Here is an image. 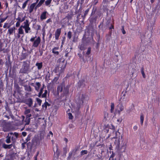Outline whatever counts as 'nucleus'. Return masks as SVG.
I'll return each instance as SVG.
<instances>
[{"label": "nucleus", "mask_w": 160, "mask_h": 160, "mask_svg": "<svg viewBox=\"0 0 160 160\" xmlns=\"http://www.w3.org/2000/svg\"><path fill=\"white\" fill-rule=\"evenodd\" d=\"M30 22L28 20L26 19L23 22L22 25H21L18 29V33L17 34L18 38L20 37L21 35H24V29L25 32L28 33L30 32L31 28L30 27Z\"/></svg>", "instance_id": "f257e3e1"}, {"label": "nucleus", "mask_w": 160, "mask_h": 160, "mask_svg": "<svg viewBox=\"0 0 160 160\" xmlns=\"http://www.w3.org/2000/svg\"><path fill=\"white\" fill-rule=\"evenodd\" d=\"M118 131V132H116V137L115 138H118L117 141L118 143L119 146L121 144V147L120 148V150L122 152H125L127 147V142L124 141L123 142V139L122 138V136L120 135V133Z\"/></svg>", "instance_id": "f03ea898"}, {"label": "nucleus", "mask_w": 160, "mask_h": 160, "mask_svg": "<svg viewBox=\"0 0 160 160\" xmlns=\"http://www.w3.org/2000/svg\"><path fill=\"white\" fill-rule=\"evenodd\" d=\"M69 89L64 87L63 83L60 84L57 87V94L58 96L62 97L66 96L68 93Z\"/></svg>", "instance_id": "7ed1b4c3"}, {"label": "nucleus", "mask_w": 160, "mask_h": 160, "mask_svg": "<svg viewBox=\"0 0 160 160\" xmlns=\"http://www.w3.org/2000/svg\"><path fill=\"white\" fill-rule=\"evenodd\" d=\"M30 41L33 42L32 46L34 47H37L41 42V39L39 37H37L36 36L32 38Z\"/></svg>", "instance_id": "20e7f679"}, {"label": "nucleus", "mask_w": 160, "mask_h": 160, "mask_svg": "<svg viewBox=\"0 0 160 160\" xmlns=\"http://www.w3.org/2000/svg\"><path fill=\"white\" fill-rule=\"evenodd\" d=\"M8 135H10L11 136V135H12L11 138V140L12 142L15 144L16 140L18 137V133L17 132H15L14 133H13L12 132H10L8 133Z\"/></svg>", "instance_id": "39448f33"}, {"label": "nucleus", "mask_w": 160, "mask_h": 160, "mask_svg": "<svg viewBox=\"0 0 160 160\" xmlns=\"http://www.w3.org/2000/svg\"><path fill=\"white\" fill-rule=\"evenodd\" d=\"M79 149V148L76 147L73 149L71 152L69 153L68 156V159H70L71 158L73 154L75 155L76 154V152Z\"/></svg>", "instance_id": "423d86ee"}, {"label": "nucleus", "mask_w": 160, "mask_h": 160, "mask_svg": "<svg viewBox=\"0 0 160 160\" xmlns=\"http://www.w3.org/2000/svg\"><path fill=\"white\" fill-rule=\"evenodd\" d=\"M2 147L5 149H10L12 147H13L15 148V144L12 142V143L10 144H6L5 143H3L2 145Z\"/></svg>", "instance_id": "0eeeda50"}, {"label": "nucleus", "mask_w": 160, "mask_h": 160, "mask_svg": "<svg viewBox=\"0 0 160 160\" xmlns=\"http://www.w3.org/2000/svg\"><path fill=\"white\" fill-rule=\"evenodd\" d=\"M88 98V95L84 94H82L81 95V96L80 97L81 100L80 102H79V104L80 105V104H82L84 102L85 99H86Z\"/></svg>", "instance_id": "6e6552de"}, {"label": "nucleus", "mask_w": 160, "mask_h": 160, "mask_svg": "<svg viewBox=\"0 0 160 160\" xmlns=\"http://www.w3.org/2000/svg\"><path fill=\"white\" fill-rule=\"evenodd\" d=\"M25 103L29 107H31L33 104L32 99L31 98H28L26 100Z\"/></svg>", "instance_id": "1a4fd4ad"}, {"label": "nucleus", "mask_w": 160, "mask_h": 160, "mask_svg": "<svg viewBox=\"0 0 160 160\" xmlns=\"http://www.w3.org/2000/svg\"><path fill=\"white\" fill-rule=\"evenodd\" d=\"M2 130L4 132H8L9 131V128L7 124L5 122L2 124Z\"/></svg>", "instance_id": "9d476101"}, {"label": "nucleus", "mask_w": 160, "mask_h": 160, "mask_svg": "<svg viewBox=\"0 0 160 160\" xmlns=\"http://www.w3.org/2000/svg\"><path fill=\"white\" fill-rule=\"evenodd\" d=\"M15 33V28L13 27L12 28H9L8 31V33L9 35L12 34L13 33Z\"/></svg>", "instance_id": "9b49d317"}, {"label": "nucleus", "mask_w": 160, "mask_h": 160, "mask_svg": "<svg viewBox=\"0 0 160 160\" xmlns=\"http://www.w3.org/2000/svg\"><path fill=\"white\" fill-rule=\"evenodd\" d=\"M124 107L123 106L122 104H120L118 106V112L119 114L120 112L123 111L124 110Z\"/></svg>", "instance_id": "f8f14e48"}, {"label": "nucleus", "mask_w": 160, "mask_h": 160, "mask_svg": "<svg viewBox=\"0 0 160 160\" xmlns=\"http://www.w3.org/2000/svg\"><path fill=\"white\" fill-rule=\"evenodd\" d=\"M61 32V29L59 28L56 30L55 33V37L56 40H58Z\"/></svg>", "instance_id": "ddd939ff"}, {"label": "nucleus", "mask_w": 160, "mask_h": 160, "mask_svg": "<svg viewBox=\"0 0 160 160\" xmlns=\"http://www.w3.org/2000/svg\"><path fill=\"white\" fill-rule=\"evenodd\" d=\"M48 13V12L46 11H45L43 12L41 15L40 19L41 20L45 19L46 18V15Z\"/></svg>", "instance_id": "4468645a"}, {"label": "nucleus", "mask_w": 160, "mask_h": 160, "mask_svg": "<svg viewBox=\"0 0 160 160\" xmlns=\"http://www.w3.org/2000/svg\"><path fill=\"white\" fill-rule=\"evenodd\" d=\"M36 5L35 3H33L31 5L29 9V12L30 13H31L33 11Z\"/></svg>", "instance_id": "2eb2a0df"}, {"label": "nucleus", "mask_w": 160, "mask_h": 160, "mask_svg": "<svg viewBox=\"0 0 160 160\" xmlns=\"http://www.w3.org/2000/svg\"><path fill=\"white\" fill-rule=\"evenodd\" d=\"M59 48L58 47H55L53 48L52 49V53L56 55H58L59 54V52L57 50Z\"/></svg>", "instance_id": "dca6fc26"}, {"label": "nucleus", "mask_w": 160, "mask_h": 160, "mask_svg": "<svg viewBox=\"0 0 160 160\" xmlns=\"http://www.w3.org/2000/svg\"><path fill=\"white\" fill-rule=\"evenodd\" d=\"M9 135L8 134V135L6 137V139L5 141L7 143H9L11 142V136Z\"/></svg>", "instance_id": "f3484780"}, {"label": "nucleus", "mask_w": 160, "mask_h": 160, "mask_svg": "<svg viewBox=\"0 0 160 160\" xmlns=\"http://www.w3.org/2000/svg\"><path fill=\"white\" fill-rule=\"evenodd\" d=\"M26 18V16H24L22 18H21L20 17H18L17 18H16V20L20 22H21L23 21H25Z\"/></svg>", "instance_id": "a211bd4d"}, {"label": "nucleus", "mask_w": 160, "mask_h": 160, "mask_svg": "<svg viewBox=\"0 0 160 160\" xmlns=\"http://www.w3.org/2000/svg\"><path fill=\"white\" fill-rule=\"evenodd\" d=\"M44 2V1L43 0H40L38 4L36 5L35 7V9H36L40 7L42 4Z\"/></svg>", "instance_id": "6ab92c4d"}, {"label": "nucleus", "mask_w": 160, "mask_h": 160, "mask_svg": "<svg viewBox=\"0 0 160 160\" xmlns=\"http://www.w3.org/2000/svg\"><path fill=\"white\" fill-rule=\"evenodd\" d=\"M25 89L28 92L32 91V88L30 86L25 85L24 86Z\"/></svg>", "instance_id": "aec40b11"}, {"label": "nucleus", "mask_w": 160, "mask_h": 160, "mask_svg": "<svg viewBox=\"0 0 160 160\" xmlns=\"http://www.w3.org/2000/svg\"><path fill=\"white\" fill-rule=\"evenodd\" d=\"M36 86L35 87V90L37 91H38L41 86V84L39 82H37L36 83Z\"/></svg>", "instance_id": "412c9836"}, {"label": "nucleus", "mask_w": 160, "mask_h": 160, "mask_svg": "<svg viewBox=\"0 0 160 160\" xmlns=\"http://www.w3.org/2000/svg\"><path fill=\"white\" fill-rule=\"evenodd\" d=\"M52 0H47L45 2V5L48 6V7H50V4L51 3Z\"/></svg>", "instance_id": "4be33fe9"}, {"label": "nucleus", "mask_w": 160, "mask_h": 160, "mask_svg": "<svg viewBox=\"0 0 160 160\" xmlns=\"http://www.w3.org/2000/svg\"><path fill=\"white\" fill-rule=\"evenodd\" d=\"M36 65L38 67V69H40L42 67V63H36Z\"/></svg>", "instance_id": "5701e85b"}, {"label": "nucleus", "mask_w": 160, "mask_h": 160, "mask_svg": "<svg viewBox=\"0 0 160 160\" xmlns=\"http://www.w3.org/2000/svg\"><path fill=\"white\" fill-rule=\"evenodd\" d=\"M50 105H51L48 102L46 101L45 102L44 104L42 105V107H45V109H46L47 106H50Z\"/></svg>", "instance_id": "b1692460"}, {"label": "nucleus", "mask_w": 160, "mask_h": 160, "mask_svg": "<svg viewBox=\"0 0 160 160\" xmlns=\"http://www.w3.org/2000/svg\"><path fill=\"white\" fill-rule=\"evenodd\" d=\"M144 120V115L142 113H141L140 115V122L142 125Z\"/></svg>", "instance_id": "393cba45"}, {"label": "nucleus", "mask_w": 160, "mask_h": 160, "mask_svg": "<svg viewBox=\"0 0 160 160\" xmlns=\"http://www.w3.org/2000/svg\"><path fill=\"white\" fill-rule=\"evenodd\" d=\"M114 108V104L113 103H111V109H110V112L111 113H112L113 112V110Z\"/></svg>", "instance_id": "a878e982"}, {"label": "nucleus", "mask_w": 160, "mask_h": 160, "mask_svg": "<svg viewBox=\"0 0 160 160\" xmlns=\"http://www.w3.org/2000/svg\"><path fill=\"white\" fill-rule=\"evenodd\" d=\"M85 82V79H82L80 81H79V83L80 84V86H82L83 87H84L85 86V84L84 83V84H83V83H84Z\"/></svg>", "instance_id": "bb28decb"}, {"label": "nucleus", "mask_w": 160, "mask_h": 160, "mask_svg": "<svg viewBox=\"0 0 160 160\" xmlns=\"http://www.w3.org/2000/svg\"><path fill=\"white\" fill-rule=\"evenodd\" d=\"M3 44L0 41V52H1L4 50L3 48Z\"/></svg>", "instance_id": "cd10ccee"}, {"label": "nucleus", "mask_w": 160, "mask_h": 160, "mask_svg": "<svg viewBox=\"0 0 160 160\" xmlns=\"http://www.w3.org/2000/svg\"><path fill=\"white\" fill-rule=\"evenodd\" d=\"M79 49L81 50H84L85 49V45L83 44H82L79 45Z\"/></svg>", "instance_id": "c85d7f7f"}, {"label": "nucleus", "mask_w": 160, "mask_h": 160, "mask_svg": "<svg viewBox=\"0 0 160 160\" xmlns=\"http://www.w3.org/2000/svg\"><path fill=\"white\" fill-rule=\"evenodd\" d=\"M30 118H26L25 121V122H26V123L25 124V125L29 124L30 122Z\"/></svg>", "instance_id": "c756f323"}, {"label": "nucleus", "mask_w": 160, "mask_h": 160, "mask_svg": "<svg viewBox=\"0 0 160 160\" xmlns=\"http://www.w3.org/2000/svg\"><path fill=\"white\" fill-rule=\"evenodd\" d=\"M28 1V0H27L26 1L23 3V4L22 5V9H24L26 7Z\"/></svg>", "instance_id": "7c9ffc66"}, {"label": "nucleus", "mask_w": 160, "mask_h": 160, "mask_svg": "<svg viewBox=\"0 0 160 160\" xmlns=\"http://www.w3.org/2000/svg\"><path fill=\"white\" fill-rule=\"evenodd\" d=\"M31 112V109H26L24 111V114H29Z\"/></svg>", "instance_id": "2f4dec72"}, {"label": "nucleus", "mask_w": 160, "mask_h": 160, "mask_svg": "<svg viewBox=\"0 0 160 160\" xmlns=\"http://www.w3.org/2000/svg\"><path fill=\"white\" fill-rule=\"evenodd\" d=\"M88 153V151L86 150H82L81 152V154L82 156L84 154H87Z\"/></svg>", "instance_id": "473e14b6"}, {"label": "nucleus", "mask_w": 160, "mask_h": 160, "mask_svg": "<svg viewBox=\"0 0 160 160\" xmlns=\"http://www.w3.org/2000/svg\"><path fill=\"white\" fill-rule=\"evenodd\" d=\"M108 114L107 112H104V120L106 121L107 120V118L108 117Z\"/></svg>", "instance_id": "72a5a7b5"}, {"label": "nucleus", "mask_w": 160, "mask_h": 160, "mask_svg": "<svg viewBox=\"0 0 160 160\" xmlns=\"http://www.w3.org/2000/svg\"><path fill=\"white\" fill-rule=\"evenodd\" d=\"M44 93L42 94V98H45L47 96V91L46 90L44 91Z\"/></svg>", "instance_id": "f704fd0d"}, {"label": "nucleus", "mask_w": 160, "mask_h": 160, "mask_svg": "<svg viewBox=\"0 0 160 160\" xmlns=\"http://www.w3.org/2000/svg\"><path fill=\"white\" fill-rule=\"evenodd\" d=\"M10 25H9L8 23H4V24L3 26V27L4 28H5L7 27L9 28H10Z\"/></svg>", "instance_id": "c9c22d12"}, {"label": "nucleus", "mask_w": 160, "mask_h": 160, "mask_svg": "<svg viewBox=\"0 0 160 160\" xmlns=\"http://www.w3.org/2000/svg\"><path fill=\"white\" fill-rule=\"evenodd\" d=\"M36 100H37V102H38V104L40 106L41 105V102H42V100L40 99L39 98H36Z\"/></svg>", "instance_id": "e433bc0d"}, {"label": "nucleus", "mask_w": 160, "mask_h": 160, "mask_svg": "<svg viewBox=\"0 0 160 160\" xmlns=\"http://www.w3.org/2000/svg\"><path fill=\"white\" fill-rule=\"evenodd\" d=\"M72 37V32L69 31L68 33V37L70 39Z\"/></svg>", "instance_id": "4c0bfd02"}, {"label": "nucleus", "mask_w": 160, "mask_h": 160, "mask_svg": "<svg viewBox=\"0 0 160 160\" xmlns=\"http://www.w3.org/2000/svg\"><path fill=\"white\" fill-rule=\"evenodd\" d=\"M91 49L90 48H88V50H87V51L86 53V54L87 55H89V54H90V53H91Z\"/></svg>", "instance_id": "58836bf2"}, {"label": "nucleus", "mask_w": 160, "mask_h": 160, "mask_svg": "<svg viewBox=\"0 0 160 160\" xmlns=\"http://www.w3.org/2000/svg\"><path fill=\"white\" fill-rule=\"evenodd\" d=\"M68 114L69 119H72L73 118V117L72 116V113H69Z\"/></svg>", "instance_id": "ea45409f"}, {"label": "nucleus", "mask_w": 160, "mask_h": 160, "mask_svg": "<svg viewBox=\"0 0 160 160\" xmlns=\"http://www.w3.org/2000/svg\"><path fill=\"white\" fill-rule=\"evenodd\" d=\"M20 23L21 22H20L19 21H18L16 23V25H15L16 27H19L20 26Z\"/></svg>", "instance_id": "a19ab883"}, {"label": "nucleus", "mask_w": 160, "mask_h": 160, "mask_svg": "<svg viewBox=\"0 0 160 160\" xmlns=\"http://www.w3.org/2000/svg\"><path fill=\"white\" fill-rule=\"evenodd\" d=\"M26 117L27 118H30L32 116V115L31 114H26Z\"/></svg>", "instance_id": "79ce46f5"}, {"label": "nucleus", "mask_w": 160, "mask_h": 160, "mask_svg": "<svg viewBox=\"0 0 160 160\" xmlns=\"http://www.w3.org/2000/svg\"><path fill=\"white\" fill-rule=\"evenodd\" d=\"M141 73L143 78H145L146 76L143 71H142Z\"/></svg>", "instance_id": "37998d69"}, {"label": "nucleus", "mask_w": 160, "mask_h": 160, "mask_svg": "<svg viewBox=\"0 0 160 160\" xmlns=\"http://www.w3.org/2000/svg\"><path fill=\"white\" fill-rule=\"evenodd\" d=\"M52 22V21L51 18H49V19H48L46 21V22L47 23H49L50 22Z\"/></svg>", "instance_id": "c03bdc74"}, {"label": "nucleus", "mask_w": 160, "mask_h": 160, "mask_svg": "<svg viewBox=\"0 0 160 160\" xmlns=\"http://www.w3.org/2000/svg\"><path fill=\"white\" fill-rule=\"evenodd\" d=\"M22 135L23 136L25 137L27 135V133L25 132H22Z\"/></svg>", "instance_id": "a18cd8bd"}, {"label": "nucleus", "mask_w": 160, "mask_h": 160, "mask_svg": "<svg viewBox=\"0 0 160 160\" xmlns=\"http://www.w3.org/2000/svg\"><path fill=\"white\" fill-rule=\"evenodd\" d=\"M7 19V18H2L1 20L0 23L3 22Z\"/></svg>", "instance_id": "49530a36"}, {"label": "nucleus", "mask_w": 160, "mask_h": 160, "mask_svg": "<svg viewBox=\"0 0 160 160\" xmlns=\"http://www.w3.org/2000/svg\"><path fill=\"white\" fill-rule=\"evenodd\" d=\"M133 128L135 131H136L138 129V126H135L133 127Z\"/></svg>", "instance_id": "de8ad7c7"}, {"label": "nucleus", "mask_w": 160, "mask_h": 160, "mask_svg": "<svg viewBox=\"0 0 160 160\" xmlns=\"http://www.w3.org/2000/svg\"><path fill=\"white\" fill-rule=\"evenodd\" d=\"M43 89V87L41 88L40 89V91L39 93H41V94H42V91Z\"/></svg>", "instance_id": "09e8293b"}, {"label": "nucleus", "mask_w": 160, "mask_h": 160, "mask_svg": "<svg viewBox=\"0 0 160 160\" xmlns=\"http://www.w3.org/2000/svg\"><path fill=\"white\" fill-rule=\"evenodd\" d=\"M65 67H66V63H64V65L63 66H62L61 67V69H64V68H65Z\"/></svg>", "instance_id": "8fccbe9b"}, {"label": "nucleus", "mask_w": 160, "mask_h": 160, "mask_svg": "<svg viewBox=\"0 0 160 160\" xmlns=\"http://www.w3.org/2000/svg\"><path fill=\"white\" fill-rule=\"evenodd\" d=\"M25 143H22V148H24L25 147Z\"/></svg>", "instance_id": "3c124183"}, {"label": "nucleus", "mask_w": 160, "mask_h": 160, "mask_svg": "<svg viewBox=\"0 0 160 160\" xmlns=\"http://www.w3.org/2000/svg\"><path fill=\"white\" fill-rule=\"evenodd\" d=\"M64 140L66 142V143H67L68 142V139L67 138H64Z\"/></svg>", "instance_id": "603ef678"}, {"label": "nucleus", "mask_w": 160, "mask_h": 160, "mask_svg": "<svg viewBox=\"0 0 160 160\" xmlns=\"http://www.w3.org/2000/svg\"><path fill=\"white\" fill-rule=\"evenodd\" d=\"M37 156L38 154H37L36 156L34 157V160H37Z\"/></svg>", "instance_id": "864d4df0"}, {"label": "nucleus", "mask_w": 160, "mask_h": 160, "mask_svg": "<svg viewBox=\"0 0 160 160\" xmlns=\"http://www.w3.org/2000/svg\"><path fill=\"white\" fill-rule=\"evenodd\" d=\"M2 8L1 2H0V10Z\"/></svg>", "instance_id": "5fc2aeb1"}, {"label": "nucleus", "mask_w": 160, "mask_h": 160, "mask_svg": "<svg viewBox=\"0 0 160 160\" xmlns=\"http://www.w3.org/2000/svg\"><path fill=\"white\" fill-rule=\"evenodd\" d=\"M49 133L51 135L52 137V135H53L52 132L51 131H50L49 132Z\"/></svg>", "instance_id": "6e6d98bb"}, {"label": "nucleus", "mask_w": 160, "mask_h": 160, "mask_svg": "<svg viewBox=\"0 0 160 160\" xmlns=\"http://www.w3.org/2000/svg\"><path fill=\"white\" fill-rule=\"evenodd\" d=\"M41 96H42V94H41V93H39L38 94V96L39 97H40Z\"/></svg>", "instance_id": "4d7b16f0"}, {"label": "nucleus", "mask_w": 160, "mask_h": 160, "mask_svg": "<svg viewBox=\"0 0 160 160\" xmlns=\"http://www.w3.org/2000/svg\"><path fill=\"white\" fill-rule=\"evenodd\" d=\"M16 87L17 88H18V89L19 88V86L18 85H17L16 86Z\"/></svg>", "instance_id": "13d9d810"}, {"label": "nucleus", "mask_w": 160, "mask_h": 160, "mask_svg": "<svg viewBox=\"0 0 160 160\" xmlns=\"http://www.w3.org/2000/svg\"><path fill=\"white\" fill-rule=\"evenodd\" d=\"M88 10H86L85 11V14H86L88 13Z\"/></svg>", "instance_id": "bf43d9fd"}, {"label": "nucleus", "mask_w": 160, "mask_h": 160, "mask_svg": "<svg viewBox=\"0 0 160 160\" xmlns=\"http://www.w3.org/2000/svg\"><path fill=\"white\" fill-rule=\"evenodd\" d=\"M122 33L123 34H125V31L123 30L122 31Z\"/></svg>", "instance_id": "052dcab7"}, {"label": "nucleus", "mask_w": 160, "mask_h": 160, "mask_svg": "<svg viewBox=\"0 0 160 160\" xmlns=\"http://www.w3.org/2000/svg\"><path fill=\"white\" fill-rule=\"evenodd\" d=\"M39 0H36V2H35L34 3H35L36 4H36H37V3L39 1Z\"/></svg>", "instance_id": "680f3d73"}, {"label": "nucleus", "mask_w": 160, "mask_h": 160, "mask_svg": "<svg viewBox=\"0 0 160 160\" xmlns=\"http://www.w3.org/2000/svg\"><path fill=\"white\" fill-rule=\"evenodd\" d=\"M150 1L152 3H153L154 2V0H150Z\"/></svg>", "instance_id": "e2e57ef3"}, {"label": "nucleus", "mask_w": 160, "mask_h": 160, "mask_svg": "<svg viewBox=\"0 0 160 160\" xmlns=\"http://www.w3.org/2000/svg\"><path fill=\"white\" fill-rule=\"evenodd\" d=\"M38 29H40V25H38Z\"/></svg>", "instance_id": "0e129e2a"}, {"label": "nucleus", "mask_w": 160, "mask_h": 160, "mask_svg": "<svg viewBox=\"0 0 160 160\" xmlns=\"http://www.w3.org/2000/svg\"><path fill=\"white\" fill-rule=\"evenodd\" d=\"M2 62V59H0V65L1 64Z\"/></svg>", "instance_id": "69168bd1"}, {"label": "nucleus", "mask_w": 160, "mask_h": 160, "mask_svg": "<svg viewBox=\"0 0 160 160\" xmlns=\"http://www.w3.org/2000/svg\"><path fill=\"white\" fill-rule=\"evenodd\" d=\"M62 63H63L62 62H61V63H60V65H59V66H61V65H62Z\"/></svg>", "instance_id": "338daca9"}, {"label": "nucleus", "mask_w": 160, "mask_h": 160, "mask_svg": "<svg viewBox=\"0 0 160 160\" xmlns=\"http://www.w3.org/2000/svg\"><path fill=\"white\" fill-rule=\"evenodd\" d=\"M113 28V26H111V27L110 28V29H111L112 28Z\"/></svg>", "instance_id": "774afa93"}]
</instances>
